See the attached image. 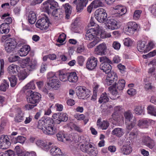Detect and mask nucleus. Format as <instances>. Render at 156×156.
I'll list each match as a JSON object with an SVG mask.
<instances>
[{
	"instance_id": "nucleus-1",
	"label": "nucleus",
	"mask_w": 156,
	"mask_h": 156,
	"mask_svg": "<svg viewBox=\"0 0 156 156\" xmlns=\"http://www.w3.org/2000/svg\"><path fill=\"white\" fill-rule=\"evenodd\" d=\"M53 122V120L50 118H43L39 120L37 127L42 130L43 132L46 135H53L55 133Z\"/></svg>"
},
{
	"instance_id": "nucleus-2",
	"label": "nucleus",
	"mask_w": 156,
	"mask_h": 156,
	"mask_svg": "<svg viewBox=\"0 0 156 156\" xmlns=\"http://www.w3.org/2000/svg\"><path fill=\"white\" fill-rule=\"evenodd\" d=\"M26 94L28 97L27 100L29 103L33 105L27 104L25 105L26 110H29L32 109L37 105V104L41 101V95L37 92H33L31 90L27 91Z\"/></svg>"
},
{
	"instance_id": "nucleus-3",
	"label": "nucleus",
	"mask_w": 156,
	"mask_h": 156,
	"mask_svg": "<svg viewBox=\"0 0 156 156\" xmlns=\"http://www.w3.org/2000/svg\"><path fill=\"white\" fill-rule=\"evenodd\" d=\"M118 79V77L115 72H110L108 73L106 79V83L108 86L112 85V86L108 87V90L112 95H116L118 93L115 87Z\"/></svg>"
},
{
	"instance_id": "nucleus-4",
	"label": "nucleus",
	"mask_w": 156,
	"mask_h": 156,
	"mask_svg": "<svg viewBox=\"0 0 156 156\" xmlns=\"http://www.w3.org/2000/svg\"><path fill=\"white\" fill-rule=\"evenodd\" d=\"M43 5L44 11L48 14L58 9V3L54 0H48L44 2Z\"/></svg>"
},
{
	"instance_id": "nucleus-5",
	"label": "nucleus",
	"mask_w": 156,
	"mask_h": 156,
	"mask_svg": "<svg viewBox=\"0 0 156 156\" xmlns=\"http://www.w3.org/2000/svg\"><path fill=\"white\" fill-rule=\"evenodd\" d=\"M96 19L100 23H105L107 17V14L105 9L103 8L99 9L95 12Z\"/></svg>"
},
{
	"instance_id": "nucleus-6",
	"label": "nucleus",
	"mask_w": 156,
	"mask_h": 156,
	"mask_svg": "<svg viewBox=\"0 0 156 156\" xmlns=\"http://www.w3.org/2000/svg\"><path fill=\"white\" fill-rule=\"evenodd\" d=\"M45 86L48 89L57 90L60 87V82L57 79V77L54 75L50 78L49 80L47 82Z\"/></svg>"
},
{
	"instance_id": "nucleus-7",
	"label": "nucleus",
	"mask_w": 156,
	"mask_h": 156,
	"mask_svg": "<svg viewBox=\"0 0 156 156\" xmlns=\"http://www.w3.org/2000/svg\"><path fill=\"white\" fill-rule=\"evenodd\" d=\"M77 96L80 99H84L88 98L89 96L90 91L85 87H77L76 88Z\"/></svg>"
},
{
	"instance_id": "nucleus-8",
	"label": "nucleus",
	"mask_w": 156,
	"mask_h": 156,
	"mask_svg": "<svg viewBox=\"0 0 156 156\" xmlns=\"http://www.w3.org/2000/svg\"><path fill=\"white\" fill-rule=\"evenodd\" d=\"M51 24L48 17L45 16L38 20L36 23V25L38 28L42 29L47 30L49 26V25Z\"/></svg>"
},
{
	"instance_id": "nucleus-9",
	"label": "nucleus",
	"mask_w": 156,
	"mask_h": 156,
	"mask_svg": "<svg viewBox=\"0 0 156 156\" xmlns=\"http://www.w3.org/2000/svg\"><path fill=\"white\" fill-rule=\"evenodd\" d=\"M98 60L97 58L94 56L89 58L86 63V68L90 70L95 69L98 64Z\"/></svg>"
},
{
	"instance_id": "nucleus-10",
	"label": "nucleus",
	"mask_w": 156,
	"mask_h": 156,
	"mask_svg": "<svg viewBox=\"0 0 156 156\" xmlns=\"http://www.w3.org/2000/svg\"><path fill=\"white\" fill-rule=\"evenodd\" d=\"M11 143L7 136L2 135L0 137V148L2 149L8 148L10 145Z\"/></svg>"
},
{
	"instance_id": "nucleus-11",
	"label": "nucleus",
	"mask_w": 156,
	"mask_h": 156,
	"mask_svg": "<svg viewBox=\"0 0 156 156\" xmlns=\"http://www.w3.org/2000/svg\"><path fill=\"white\" fill-rule=\"evenodd\" d=\"M53 117L57 124H59L61 122H66L68 120V116L66 113L59 112L54 114Z\"/></svg>"
},
{
	"instance_id": "nucleus-12",
	"label": "nucleus",
	"mask_w": 156,
	"mask_h": 156,
	"mask_svg": "<svg viewBox=\"0 0 156 156\" xmlns=\"http://www.w3.org/2000/svg\"><path fill=\"white\" fill-rule=\"evenodd\" d=\"M88 1V0H74L73 3L76 5V9L77 12H80L86 6Z\"/></svg>"
},
{
	"instance_id": "nucleus-13",
	"label": "nucleus",
	"mask_w": 156,
	"mask_h": 156,
	"mask_svg": "<svg viewBox=\"0 0 156 156\" xmlns=\"http://www.w3.org/2000/svg\"><path fill=\"white\" fill-rule=\"evenodd\" d=\"M82 139L84 140L83 142L84 144L80 145V150L82 152L87 153L90 149L92 148L93 146L92 145L90 144L88 138L86 140V139L83 137Z\"/></svg>"
},
{
	"instance_id": "nucleus-14",
	"label": "nucleus",
	"mask_w": 156,
	"mask_h": 156,
	"mask_svg": "<svg viewBox=\"0 0 156 156\" xmlns=\"http://www.w3.org/2000/svg\"><path fill=\"white\" fill-rule=\"evenodd\" d=\"M137 27V25L135 23L129 22L126 25L125 30L127 34L131 35L136 30Z\"/></svg>"
},
{
	"instance_id": "nucleus-15",
	"label": "nucleus",
	"mask_w": 156,
	"mask_h": 156,
	"mask_svg": "<svg viewBox=\"0 0 156 156\" xmlns=\"http://www.w3.org/2000/svg\"><path fill=\"white\" fill-rule=\"evenodd\" d=\"M107 47L105 43L99 44L95 49V53L98 55H102L106 54Z\"/></svg>"
},
{
	"instance_id": "nucleus-16",
	"label": "nucleus",
	"mask_w": 156,
	"mask_h": 156,
	"mask_svg": "<svg viewBox=\"0 0 156 156\" xmlns=\"http://www.w3.org/2000/svg\"><path fill=\"white\" fill-rule=\"evenodd\" d=\"M97 33V31L94 28H90L87 31L85 38L89 41L94 40V38H98L96 37V34Z\"/></svg>"
},
{
	"instance_id": "nucleus-17",
	"label": "nucleus",
	"mask_w": 156,
	"mask_h": 156,
	"mask_svg": "<svg viewBox=\"0 0 156 156\" xmlns=\"http://www.w3.org/2000/svg\"><path fill=\"white\" fill-rule=\"evenodd\" d=\"M105 23L107 28L109 29L115 30L118 28L116 21L112 19L108 18Z\"/></svg>"
},
{
	"instance_id": "nucleus-18",
	"label": "nucleus",
	"mask_w": 156,
	"mask_h": 156,
	"mask_svg": "<svg viewBox=\"0 0 156 156\" xmlns=\"http://www.w3.org/2000/svg\"><path fill=\"white\" fill-rule=\"evenodd\" d=\"M109 123L107 121L104 120L102 122L101 121L100 119H98L97 125L98 128H100L102 130L106 129L109 126Z\"/></svg>"
},
{
	"instance_id": "nucleus-19",
	"label": "nucleus",
	"mask_w": 156,
	"mask_h": 156,
	"mask_svg": "<svg viewBox=\"0 0 156 156\" xmlns=\"http://www.w3.org/2000/svg\"><path fill=\"white\" fill-rule=\"evenodd\" d=\"M30 51V47L29 45H24L20 49L18 53L21 56H26Z\"/></svg>"
},
{
	"instance_id": "nucleus-20",
	"label": "nucleus",
	"mask_w": 156,
	"mask_h": 156,
	"mask_svg": "<svg viewBox=\"0 0 156 156\" xmlns=\"http://www.w3.org/2000/svg\"><path fill=\"white\" fill-rule=\"evenodd\" d=\"M100 69L106 73L111 72L112 69L111 66L109 63H101L100 66Z\"/></svg>"
},
{
	"instance_id": "nucleus-21",
	"label": "nucleus",
	"mask_w": 156,
	"mask_h": 156,
	"mask_svg": "<svg viewBox=\"0 0 156 156\" xmlns=\"http://www.w3.org/2000/svg\"><path fill=\"white\" fill-rule=\"evenodd\" d=\"M19 67L17 65L12 64L9 65L7 68L8 73L12 75L18 72Z\"/></svg>"
},
{
	"instance_id": "nucleus-22",
	"label": "nucleus",
	"mask_w": 156,
	"mask_h": 156,
	"mask_svg": "<svg viewBox=\"0 0 156 156\" xmlns=\"http://www.w3.org/2000/svg\"><path fill=\"white\" fill-rule=\"evenodd\" d=\"M115 9L118 11H117V14L116 16H119L125 14L126 11V10L124 6L120 5L116 6L115 8Z\"/></svg>"
},
{
	"instance_id": "nucleus-23",
	"label": "nucleus",
	"mask_w": 156,
	"mask_h": 156,
	"mask_svg": "<svg viewBox=\"0 0 156 156\" xmlns=\"http://www.w3.org/2000/svg\"><path fill=\"white\" fill-rule=\"evenodd\" d=\"M36 144L44 151H47L49 149V146L46 142L41 140H38L36 142Z\"/></svg>"
},
{
	"instance_id": "nucleus-24",
	"label": "nucleus",
	"mask_w": 156,
	"mask_h": 156,
	"mask_svg": "<svg viewBox=\"0 0 156 156\" xmlns=\"http://www.w3.org/2000/svg\"><path fill=\"white\" fill-rule=\"evenodd\" d=\"M144 142L145 143L146 145L151 149L153 148L155 145L154 140L149 136L145 137Z\"/></svg>"
},
{
	"instance_id": "nucleus-25",
	"label": "nucleus",
	"mask_w": 156,
	"mask_h": 156,
	"mask_svg": "<svg viewBox=\"0 0 156 156\" xmlns=\"http://www.w3.org/2000/svg\"><path fill=\"white\" fill-rule=\"evenodd\" d=\"M50 152L51 155L52 156H62L61 150L56 146L52 147L50 150Z\"/></svg>"
},
{
	"instance_id": "nucleus-26",
	"label": "nucleus",
	"mask_w": 156,
	"mask_h": 156,
	"mask_svg": "<svg viewBox=\"0 0 156 156\" xmlns=\"http://www.w3.org/2000/svg\"><path fill=\"white\" fill-rule=\"evenodd\" d=\"M121 151L124 154L128 155L131 153L132 149L130 145H123L121 147Z\"/></svg>"
},
{
	"instance_id": "nucleus-27",
	"label": "nucleus",
	"mask_w": 156,
	"mask_h": 156,
	"mask_svg": "<svg viewBox=\"0 0 156 156\" xmlns=\"http://www.w3.org/2000/svg\"><path fill=\"white\" fill-rule=\"evenodd\" d=\"M123 130L121 128H115L112 131V134L118 137H121L124 134Z\"/></svg>"
},
{
	"instance_id": "nucleus-28",
	"label": "nucleus",
	"mask_w": 156,
	"mask_h": 156,
	"mask_svg": "<svg viewBox=\"0 0 156 156\" xmlns=\"http://www.w3.org/2000/svg\"><path fill=\"white\" fill-rule=\"evenodd\" d=\"M78 79V77L75 72L69 73L68 80L69 82L72 83H76Z\"/></svg>"
},
{
	"instance_id": "nucleus-29",
	"label": "nucleus",
	"mask_w": 156,
	"mask_h": 156,
	"mask_svg": "<svg viewBox=\"0 0 156 156\" xmlns=\"http://www.w3.org/2000/svg\"><path fill=\"white\" fill-rule=\"evenodd\" d=\"M125 81L123 79L119 80V81L117 82V83H116L115 87L116 89L117 90V91L118 92V93H119L118 90L120 91L123 90L125 86Z\"/></svg>"
},
{
	"instance_id": "nucleus-30",
	"label": "nucleus",
	"mask_w": 156,
	"mask_h": 156,
	"mask_svg": "<svg viewBox=\"0 0 156 156\" xmlns=\"http://www.w3.org/2000/svg\"><path fill=\"white\" fill-rule=\"evenodd\" d=\"M29 23L31 24H34L36 20V16L35 13L33 11H30L28 16Z\"/></svg>"
},
{
	"instance_id": "nucleus-31",
	"label": "nucleus",
	"mask_w": 156,
	"mask_h": 156,
	"mask_svg": "<svg viewBox=\"0 0 156 156\" xmlns=\"http://www.w3.org/2000/svg\"><path fill=\"white\" fill-rule=\"evenodd\" d=\"M9 31V26L5 23H2L0 25V33L8 34Z\"/></svg>"
},
{
	"instance_id": "nucleus-32",
	"label": "nucleus",
	"mask_w": 156,
	"mask_h": 156,
	"mask_svg": "<svg viewBox=\"0 0 156 156\" xmlns=\"http://www.w3.org/2000/svg\"><path fill=\"white\" fill-rule=\"evenodd\" d=\"M52 15L57 18V19H60L62 17V13L61 12V10L59 9H57L55 10H53L51 12Z\"/></svg>"
},
{
	"instance_id": "nucleus-33",
	"label": "nucleus",
	"mask_w": 156,
	"mask_h": 156,
	"mask_svg": "<svg viewBox=\"0 0 156 156\" xmlns=\"http://www.w3.org/2000/svg\"><path fill=\"white\" fill-rule=\"evenodd\" d=\"M146 43L144 41H139L137 45V49L140 52H147L145 50L146 48H145V44Z\"/></svg>"
},
{
	"instance_id": "nucleus-34",
	"label": "nucleus",
	"mask_w": 156,
	"mask_h": 156,
	"mask_svg": "<svg viewBox=\"0 0 156 156\" xmlns=\"http://www.w3.org/2000/svg\"><path fill=\"white\" fill-rule=\"evenodd\" d=\"M109 101V98L108 97L107 94L104 92L101 95L98 101L100 103H105Z\"/></svg>"
},
{
	"instance_id": "nucleus-35",
	"label": "nucleus",
	"mask_w": 156,
	"mask_h": 156,
	"mask_svg": "<svg viewBox=\"0 0 156 156\" xmlns=\"http://www.w3.org/2000/svg\"><path fill=\"white\" fill-rule=\"evenodd\" d=\"M37 61L34 59L31 60L27 66V69L29 71H31L35 69L37 66Z\"/></svg>"
},
{
	"instance_id": "nucleus-36",
	"label": "nucleus",
	"mask_w": 156,
	"mask_h": 156,
	"mask_svg": "<svg viewBox=\"0 0 156 156\" xmlns=\"http://www.w3.org/2000/svg\"><path fill=\"white\" fill-rule=\"evenodd\" d=\"M133 121H131L129 122H125L126 125L127 129L129 130H130L134 127L136 123V119L133 118Z\"/></svg>"
},
{
	"instance_id": "nucleus-37",
	"label": "nucleus",
	"mask_w": 156,
	"mask_h": 156,
	"mask_svg": "<svg viewBox=\"0 0 156 156\" xmlns=\"http://www.w3.org/2000/svg\"><path fill=\"white\" fill-rule=\"evenodd\" d=\"M23 119V113L20 110H19L15 118V121L16 122H20Z\"/></svg>"
},
{
	"instance_id": "nucleus-38",
	"label": "nucleus",
	"mask_w": 156,
	"mask_h": 156,
	"mask_svg": "<svg viewBox=\"0 0 156 156\" xmlns=\"http://www.w3.org/2000/svg\"><path fill=\"white\" fill-rule=\"evenodd\" d=\"M58 140L60 141L64 142L65 141H68L70 140L67 138L64 135L62 132H59L56 135Z\"/></svg>"
},
{
	"instance_id": "nucleus-39",
	"label": "nucleus",
	"mask_w": 156,
	"mask_h": 156,
	"mask_svg": "<svg viewBox=\"0 0 156 156\" xmlns=\"http://www.w3.org/2000/svg\"><path fill=\"white\" fill-rule=\"evenodd\" d=\"M124 115L126 119L125 122H129L131 121L132 119L133 118L132 113L129 111L125 112Z\"/></svg>"
},
{
	"instance_id": "nucleus-40",
	"label": "nucleus",
	"mask_w": 156,
	"mask_h": 156,
	"mask_svg": "<svg viewBox=\"0 0 156 156\" xmlns=\"http://www.w3.org/2000/svg\"><path fill=\"white\" fill-rule=\"evenodd\" d=\"M69 73H61L60 72L59 74V76L60 80L63 82H65L68 80Z\"/></svg>"
},
{
	"instance_id": "nucleus-41",
	"label": "nucleus",
	"mask_w": 156,
	"mask_h": 156,
	"mask_svg": "<svg viewBox=\"0 0 156 156\" xmlns=\"http://www.w3.org/2000/svg\"><path fill=\"white\" fill-rule=\"evenodd\" d=\"M91 3L94 8L102 7L103 5V0H94Z\"/></svg>"
},
{
	"instance_id": "nucleus-42",
	"label": "nucleus",
	"mask_w": 156,
	"mask_h": 156,
	"mask_svg": "<svg viewBox=\"0 0 156 156\" xmlns=\"http://www.w3.org/2000/svg\"><path fill=\"white\" fill-rule=\"evenodd\" d=\"M144 108L141 106H136L134 110V112L137 115H140L143 112Z\"/></svg>"
},
{
	"instance_id": "nucleus-43",
	"label": "nucleus",
	"mask_w": 156,
	"mask_h": 156,
	"mask_svg": "<svg viewBox=\"0 0 156 156\" xmlns=\"http://www.w3.org/2000/svg\"><path fill=\"white\" fill-rule=\"evenodd\" d=\"M8 79L10 82L11 86L12 87L15 86L17 83V79L16 76L14 75H11V76L8 77Z\"/></svg>"
},
{
	"instance_id": "nucleus-44",
	"label": "nucleus",
	"mask_w": 156,
	"mask_h": 156,
	"mask_svg": "<svg viewBox=\"0 0 156 156\" xmlns=\"http://www.w3.org/2000/svg\"><path fill=\"white\" fill-rule=\"evenodd\" d=\"M148 122L146 120H140L139 121L138 126L141 128H147L148 126Z\"/></svg>"
},
{
	"instance_id": "nucleus-45",
	"label": "nucleus",
	"mask_w": 156,
	"mask_h": 156,
	"mask_svg": "<svg viewBox=\"0 0 156 156\" xmlns=\"http://www.w3.org/2000/svg\"><path fill=\"white\" fill-rule=\"evenodd\" d=\"M148 113L152 115L156 116V108L152 105H149L147 108Z\"/></svg>"
},
{
	"instance_id": "nucleus-46",
	"label": "nucleus",
	"mask_w": 156,
	"mask_h": 156,
	"mask_svg": "<svg viewBox=\"0 0 156 156\" xmlns=\"http://www.w3.org/2000/svg\"><path fill=\"white\" fill-rule=\"evenodd\" d=\"M18 77L20 80H23L27 77V73L24 71H21L18 73Z\"/></svg>"
},
{
	"instance_id": "nucleus-47",
	"label": "nucleus",
	"mask_w": 156,
	"mask_h": 156,
	"mask_svg": "<svg viewBox=\"0 0 156 156\" xmlns=\"http://www.w3.org/2000/svg\"><path fill=\"white\" fill-rule=\"evenodd\" d=\"M9 86V83L7 82L6 80H3V83L1 84L0 86V90L3 91H5Z\"/></svg>"
},
{
	"instance_id": "nucleus-48",
	"label": "nucleus",
	"mask_w": 156,
	"mask_h": 156,
	"mask_svg": "<svg viewBox=\"0 0 156 156\" xmlns=\"http://www.w3.org/2000/svg\"><path fill=\"white\" fill-rule=\"evenodd\" d=\"M15 151L18 156H24L26 153L21 149L19 146L16 147Z\"/></svg>"
},
{
	"instance_id": "nucleus-49",
	"label": "nucleus",
	"mask_w": 156,
	"mask_h": 156,
	"mask_svg": "<svg viewBox=\"0 0 156 156\" xmlns=\"http://www.w3.org/2000/svg\"><path fill=\"white\" fill-rule=\"evenodd\" d=\"M26 138L25 137L21 136H19L17 138H15L14 141V143L16 144L19 143L23 144Z\"/></svg>"
},
{
	"instance_id": "nucleus-50",
	"label": "nucleus",
	"mask_w": 156,
	"mask_h": 156,
	"mask_svg": "<svg viewBox=\"0 0 156 156\" xmlns=\"http://www.w3.org/2000/svg\"><path fill=\"white\" fill-rule=\"evenodd\" d=\"M35 88V84L33 81H30L25 85L24 87L25 90L34 89Z\"/></svg>"
},
{
	"instance_id": "nucleus-51",
	"label": "nucleus",
	"mask_w": 156,
	"mask_h": 156,
	"mask_svg": "<svg viewBox=\"0 0 156 156\" xmlns=\"http://www.w3.org/2000/svg\"><path fill=\"white\" fill-rule=\"evenodd\" d=\"M6 44H8L10 46H13L15 47H16L17 44L15 39L13 38H10L6 40Z\"/></svg>"
},
{
	"instance_id": "nucleus-52",
	"label": "nucleus",
	"mask_w": 156,
	"mask_h": 156,
	"mask_svg": "<svg viewBox=\"0 0 156 156\" xmlns=\"http://www.w3.org/2000/svg\"><path fill=\"white\" fill-rule=\"evenodd\" d=\"M99 42V38H94L93 41L87 45V47L89 48H92L95 46Z\"/></svg>"
},
{
	"instance_id": "nucleus-53",
	"label": "nucleus",
	"mask_w": 156,
	"mask_h": 156,
	"mask_svg": "<svg viewBox=\"0 0 156 156\" xmlns=\"http://www.w3.org/2000/svg\"><path fill=\"white\" fill-rule=\"evenodd\" d=\"M98 153L97 150L94 147L93 149H90L87 154L91 156H96Z\"/></svg>"
},
{
	"instance_id": "nucleus-54",
	"label": "nucleus",
	"mask_w": 156,
	"mask_h": 156,
	"mask_svg": "<svg viewBox=\"0 0 156 156\" xmlns=\"http://www.w3.org/2000/svg\"><path fill=\"white\" fill-rule=\"evenodd\" d=\"M16 47L12 45L11 46L8 44H6L5 45V51L11 53L13 51Z\"/></svg>"
},
{
	"instance_id": "nucleus-55",
	"label": "nucleus",
	"mask_w": 156,
	"mask_h": 156,
	"mask_svg": "<svg viewBox=\"0 0 156 156\" xmlns=\"http://www.w3.org/2000/svg\"><path fill=\"white\" fill-rule=\"evenodd\" d=\"M142 11L140 10H136L135 11L134 13L133 14V18L135 20H138L141 13Z\"/></svg>"
},
{
	"instance_id": "nucleus-56",
	"label": "nucleus",
	"mask_w": 156,
	"mask_h": 156,
	"mask_svg": "<svg viewBox=\"0 0 156 156\" xmlns=\"http://www.w3.org/2000/svg\"><path fill=\"white\" fill-rule=\"evenodd\" d=\"M64 7L66 13L71 14L72 10L71 6L68 3H66Z\"/></svg>"
},
{
	"instance_id": "nucleus-57",
	"label": "nucleus",
	"mask_w": 156,
	"mask_h": 156,
	"mask_svg": "<svg viewBox=\"0 0 156 156\" xmlns=\"http://www.w3.org/2000/svg\"><path fill=\"white\" fill-rule=\"evenodd\" d=\"M124 44L125 45L129 47L132 45L133 41L129 38H125L124 40Z\"/></svg>"
},
{
	"instance_id": "nucleus-58",
	"label": "nucleus",
	"mask_w": 156,
	"mask_h": 156,
	"mask_svg": "<svg viewBox=\"0 0 156 156\" xmlns=\"http://www.w3.org/2000/svg\"><path fill=\"white\" fill-rule=\"evenodd\" d=\"M100 61L102 63H111L110 60L105 56H103L100 58Z\"/></svg>"
},
{
	"instance_id": "nucleus-59",
	"label": "nucleus",
	"mask_w": 156,
	"mask_h": 156,
	"mask_svg": "<svg viewBox=\"0 0 156 156\" xmlns=\"http://www.w3.org/2000/svg\"><path fill=\"white\" fill-rule=\"evenodd\" d=\"M149 9L153 15H156V3L151 5L149 8Z\"/></svg>"
},
{
	"instance_id": "nucleus-60",
	"label": "nucleus",
	"mask_w": 156,
	"mask_h": 156,
	"mask_svg": "<svg viewBox=\"0 0 156 156\" xmlns=\"http://www.w3.org/2000/svg\"><path fill=\"white\" fill-rule=\"evenodd\" d=\"M121 44L118 41H114L112 44V47L114 48L116 50H119Z\"/></svg>"
},
{
	"instance_id": "nucleus-61",
	"label": "nucleus",
	"mask_w": 156,
	"mask_h": 156,
	"mask_svg": "<svg viewBox=\"0 0 156 156\" xmlns=\"http://www.w3.org/2000/svg\"><path fill=\"white\" fill-rule=\"evenodd\" d=\"M20 57L17 55H15L12 57H11L9 58V61L10 62H12L18 61Z\"/></svg>"
},
{
	"instance_id": "nucleus-62",
	"label": "nucleus",
	"mask_w": 156,
	"mask_h": 156,
	"mask_svg": "<svg viewBox=\"0 0 156 156\" xmlns=\"http://www.w3.org/2000/svg\"><path fill=\"white\" fill-rule=\"evenodd\" d=\"M84 61V58L83 56H81L77 57V62L78 64L80 66H82Z\"/></svg>"
},
{
	"instance_id": "nucleus-63",
	"label": "nucleus",
	"mask_w": 156,
	"mask_h": 156,
	"mask_svg": "<svg viewBox=\"0 0 156 156\" xmlns=\"http://www.w3.org/2000/svg\"><path fill=\"white\" fill-rule=\"evenodd\" d=\"M118 67L120 72L122 73H124L125 72V67L124 65L120 64L118 65Z\"/></svg>"
},
{
	"instance_id": "nucleus-64",
	"label": "nucleus",
	"mask_w": 156,
	"mask_h": 156,
	"mask_svg": "<svg viewBox=\"0 0 156 156\" xmlns=\"http://www.w3.org/2000/svg\"><path fill=\"white\" fill-rule=\"evenodd\" d=\"M79 23L78 19L76 18L74 22L72 23L71 25V27L72 28L75 29L78 26Z\"/></svg>"
}]
</instances>
